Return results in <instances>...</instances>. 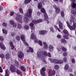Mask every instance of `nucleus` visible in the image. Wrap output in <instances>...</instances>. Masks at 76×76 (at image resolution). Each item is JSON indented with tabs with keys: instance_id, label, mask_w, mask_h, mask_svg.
Segmentation results:
<instances>
[{
	"instance_id": "obj_1",
	"label": "nucleus",
	"mask_w": 76,
	"mask_h": 76,
	"mask_svg": "<svg viewBox=\"0 0 76 76\" xmlns=\"http://www.w3.org/2000/svg\"><path fill=\"white\" fill-rule=\"evenodd\" d=\"M48 56V57H51V53L50 52H48V54L47 52L46 51H44V52H38L37 53V56L39 58H40L43 61L46 63L47 61H45V56Z\"/></svg>"
},
{
	"instance_id": "obj_2",
	"label": "nucleus",
	"mask_w": 76,
	"mask_h": 76,
	"mask_svg": "<svg viewBox=\"0 0 76 76\" xmlns=\"http://www.w3.org/2000/svg\"><path fill=\"white\" fill-rule=\"evenodd\" d=\"M44 20H42L41 19H39L37 20H33L32 22L29 25V26H30V28L31 30H35V27H34V23L35 24H37L38 23H40V22H43Z\"/></svg>"
},
{
	"instance_id": "obj_3",
	"label": "nucleus",
	"mask_w": 76,
	"mask_h": 76,
	"mask_svg": "<svg viewBox=\"0 0 76 76\" xmlns=\"http://www.w3.org/2000/svg\"><path fill=\"white\" fill-rule=\"evenodd\" d=\"M48 60L50 61L51 63H55L56 64H63V61L61 60H58L55 59L53 60L51 58H49Z\"/></svg>"
},
{
	"instance_id": "obj_4",
	"label": "nucleus",
	"mask_w": 76,
	"mask_h": 76,
	"mask_svg": "<svg viewBox=\"0 0 76 76\" xmlns=\"http://www.w3.org/2000/svg\"><path fill=\"white\" fill-rule=\"evenodd\" d=\"M22 15H20L19 14H16V16L15 17V19L19 22V23H22L23 22V21L22 20Z\"/></svg>"
},
{
	"instance_id": "obj_5",
	"label": "nucleus",
	"mask_w": 76,
	"mask_h": 76,
	"mask_svg": "<svg viewBox=\"0 0 76 76\" xmlns=\"http://www.w3.org/2000/svg\"><path fill=\"white\" fill-rule=\"evenodd\" d=\"M61 48L62 51H63L64 52L67 51V49L66 48L63 47V46L61 45H59L57 46V49L58 52H59L61 51Z\"/></svg>"
},
{
	"instance_id": "obj_6",
	"label": "nucleus",
	"mask_w": 76,
	"mask_h": 76,
	"mask_svg": "<svg viewBox=\"0 0 76 76\" xmlns=\"http://www.w3.org/2000/svg\"><path fill=\"white\" fill-rule=\"evenodd\" d=\"M69 21L70 22H73V25L76 28V20L73 16L71 15L70 17Z\"/></svg>"
},
{
	"instance_id": "obj_7",
	"label": "nucleus",
	"mask_w": 76,
	"mask_h": 76,
	"mask_svg": "<svg viewBox=\"0 0 76 76\" xmlns=\"http://www.w3.org/2000/svg\"><path fill=\"white\" fill-rule=\"evenodd\" d=\"M41 12L44 13V19L45 20H48V16L46 13V12L45 9L44 8H42L41 9Z\"/></svg>"
},
{
	"instance_id": "obj_8",
	"label": "nucleus",
	"mask_w": 76,
	"mask_h": 76,
	"mask_svg": "<svg viewBox=\"0 0 76 76\" xmlns=\"http://www.w3.org/2000/svg\"><path fill=\"white\" fill-rule=\"evenodd\" d=\"M31 38L32 39H34V42L36 43H37L38 40L37 39L35 35L34 34V32H32L31 34Z\"/></svg>"
},
{
	"instance_id": "obj_9",
	"label": "nucleus",
	"mask_w": 76,
	"mask_h": 76,
	"mask_svg": "<svg viewBox=\"0 0 76 76\" xmlns=\"http://www.w3.org/2000/svg\"><path fill=\"white\" fill-rule=\"evenodd\" d=\"M66 23L67 24V26L70 29V30H75L76 28L73 25L72 26L70 25V23H69V22L68 21H66Z\"/></svg>"
},
{
	"instance_id": "obj_10",
	"label": "nucleus",
	"mask_w": 76,
	"mask_h": 76,
	"mask_svg": "<svg viewBox=\"0 0 76 76\" xmlns=\"http://www.w3.org/2000/svg\"><path fill=\"white\" fill-rule=\"evenodd\" d=\"M26 16L29 18H31L32 17V10L30 9L28 10L27 14L26 15Z\"/></svg>"
},
{
	"instance_id": "obj_11",
	"label": "nucleus",
	"mask_w": 76,
	"mask_h": 76,
	"mask_svg": "<svg viewBox=\"0 0 76 76\" xmlns=\"http://www.w3.org/2000/svg\"><path fill=\"white\" fill-rule=\"evenodd\" d=\"M56 71L54 70H52V69H50L49 71V76H54L56 75Z\"/></svg>"
},
{
	"instance_id": "obj_12",
	"label": "nucleus",
	"mask_w": 76,
	"mask_h": 76,
	"mask_svg": "<svg viewBox=\"0 0 76 76\" xmlns=\"http://www.w3.org/2000/svg\"><path fill=\"white\" fill-rule=\"evenodd\" d=\"M53 7L56 10V14L59 13L61 10L60 9L58 8V7L56 6L55 5H54Z\"/></svg>"
},
{
	"instance_id": "obj_13",
	"label": "nucleus",
	"mask_w": 76,
	"mask_h": 76,
	"mask_svg": "<svg viewBox=\"0 0 76 76\" xmlns=\"http://www.w3.org/2000/svg\"><path fill=\"white\" fill-rule=\"evenodd\" d=\"M45 68L43 67L40 70V74L42 76H45Z\"/></svg>"
},
{
	"instance_id": "obj_14",
	"label": "nucleus",
	"mask_w": 76,
	"mask_h": 76,
	"mask_svg": "<svg viewBox=\"0 0 76 76\" xmlns=\"http://www.w3.org/2000/svg\"><path fill=\"white\" fill-rule=\"evenodd\" d=\"M18 57L20 58H22L23 57H24V54L22 51H20L18 52Z\"/></svg>"
},
{
	"instance_id": "obj_15",
	"label": "nucleus",
	"mask_w": 76,
	"mask_h": 76,
	"mask_svg": "<svg viewBox=\"0 0 76 76\" xmlns=\"http://www.w3.org/2000/svg\"><path fill=\"white\" fill-rule=\"evenodd\" d=\"M10 70L12 72H15L16 71V68H15V66L13 65H11Z\"/></svg>"
},
{
	"instance_id": "obj_16",
	"label": "nucleus",
	"mask_w": 76,
	"mask_h": 76,
	"mask_svg": "<svg viewBox=\"0 0 76 76\" xmlns=\"http://www.w3.org/2000/svg\"><path fill=\"white\" fill-rule=\"evenodd\" d=\"M71 13L76 18V11L74 10H71Z\"/></svg>"
},
{
	"instance_id": "obj_17",
	"label": "nucleus",
	"mask_w": 76,
	"mask_h": 76,
	"mask_svg": "<svg viewBox=\"0 0 76 76\" xmlns=\"http://www.w3.org/2000/svg\"><path fill=\"white\" fill-rule=\"evenodd\" d=\"M47 32V31L45 30H41L39 31L40 35H45Z\"/></svg>"
},
{
	"instance_id": "obj_18",
	"label": "nucleus",
	"mask_w": 76,
	"mask_h": 76,
	"mask_svg": "<svg viewBox=\"0 0 76 76\" xmlns=\"http://www.w3.org/2000/svg\"><path fill=\"white\" fill-rule=\"evenodd\" d=\"M58 25L59 28L61 29H63V23L61 21H58Z\"/></svg>"
},
{
	"instance_id": "obj_19",
	"label": "nucleus",
	"mask_w": 76,
	"mask_h": 76,
	"mask_svg": "<svg viewBox=\"0 0 76 76\" xmlns=\"http://www.w3.org/2000/svg\"><path fill=\"white\" fill-rule=\"evenodd\" d=\"M0 47H1V49L3 50H6V47H5L4 45L2 43H0Z\"/></svg>"
},
{
	"instance_id": "obj_20",
	"label": "nucleus",
	"mask_w": 76,
	"mask_h": 76,
	"mask_svg": "<svg viewBox=\"0 0 76 76\" xmlns=\"http://www.w3.org/2000/svg\"><path fill=\"white\" fill-rule=\"evenodd\" d=\"M43 47L45 49L47 50L48 49V45L47 42H43Z\"/></svg>"
},
{
	"instance_id": "obj_21",
	"label": "nucleus",
	"mask_w": 76,
	"mask_h": 76,
	"mask_svg": "<svg viewBox=\"0 0 76 76\" xmlns=\"http://www.w3.org/2000/svg\"><path fill=\"white\" fill-rule=\"evenodd\" d=\"M48 48L49 50L51 52V51H52L54 49V47L53 46V45H49Z\"/></svg>"
},
{
	"instance_id": "obj_22",
	"label": "nucleus",
	"mask_w": 76,
	"mask_h": 76,
	"mask_svg": "<svg viewBox=\"0 0 76 76\" xmlns=\"http://www.w3.org/2000/svg\"><path fill=\"white\" fill-rule=\"evenodd\" d=\"M20 38H21V39L22 41L23 42H25L26 41L25 37V35L23 34H22L20 36Z\"/></svg>"
},
{
	"instance_id": "obj_23",
	"label": "nucleus",
	"mask_w": 76,
	"mask_h": 76,
	"mask_svg": "<svg viewBox=\"0 0 76 76\" xmlns=\"http://www.w3.org/2000/svg\"><path fill=\"white\" fill-rule=\"evenodd\" d=\"M23 21L24 22H25V23H28L29 22V19L27 17H24L23 19Z\"/></svg>"
},
{
	"instance_id": "obj_24",
	"label": "nucleus",
	"mask_w": 76,
	"mask_h": 76,
	"mask_svg": "<svg viewBox=\"0 0 76 76\" xmlns=\"http://www.w3.org/2000/svg\"><path fill=\"white\" fill-rule=\"evenodd\" d=\"M5 76H9V74L10 73L9 72V71L8 70V69H7L5 71Z\"/></svg>"
},
{
	"instance_id": "obj_25",
	"label": "nucleus",
	"mask_w": 76,
	"mask_h": 76,
	"mask_svg": "<svg viewBox=\"0 0 76 76\" xmlns=\"http://www.w3.org/2000/svg\"><path fill=\"white\" fill-rule=\"evenodd\" d=\"M60 42H61V43H64L65 44H66V43H67V42L66 41V40L65 39L63 38L61 40Z\"/></svg>"
},
{
	"instance_id": "obj_26",
	"label": "nucleus",
	"mask_w": 76,
	"mask_h": 76,
	"mask_svg": "<svg viewBox=\"0 0 76 76\" xmlns=\"http://www.w3.org/2000/svg\"><path fill=\"white\" fill-rule=\"evenodd\" d=\"M30 52L31 53H33V52H34V49H33L29 47V50H27V52H30Z\"/></svg>"
},
{
	"instance_id": "obj_27",
	"label": "nucleus",
	"mask_w": 76,
	"mask_h": 76,
	"mask_svg": "<svg viewBox=\"0 0 76 76\" xmlns=\"http://www.w3.org/2000/svg\"><path fill=\"white\" fill-rule=\"evenodd\" d=\"M5 57L6 59H9V58H10V55L9 53H7Z\"/></svg>"
},
{
	"instance_id": "obj_28",
	"label": "nucleus",
	"mask_w": 76,
	"mask_h": 76,
	"mask_svg": "<svg viewBox=\"0 0 76 76\" xmlns=\"http://www.w3.org/2000/svg\"><path fill=\"white\" fill-rule=\"evenodd\" d=\"M32 0H25L24 1V3L25 4H28V3H29Z\"/></svg>"
},
{
	"instance_id": "obj_29",
	"label": "nucleus",
	"mask_w": 76,
	"mask_h": 76,
	"mask_svg": "<svg viewBox=\"0 0 76 76\" xmlns=\"http://www.w3.org/2000/svg\"><path fill=\"white\" fill-rule=\"evenodd\" d=\"M42 4H41V2H40L38 4V9H41L42 8Z\"/></svg>"
},
{
	"instance_id": "obj_30",
	"label": "nucleus",
	"mask_w": 76,
	"mask_h": 76,
	"mask_svg": "<svg viewBox=\"0 0 76 76\" xmlns=\"http://www.w3.org/2000/svg\"><path fill=\"white\" fill-rule=\"evenodd\" d=\"M16 73H17V74H19L20 75H21V76H22V72H20V71H19V70L17 69L16 71Z\"/></svg>"
},
{
	"instance_id": "obj_31",
	"label": "nucleus",
	"mask_w": 76,
	"mask_h": 76,
	"mask_svg": "<svg viewBox=\"0 0 76 76\" xmlns=\"http://www.w3.org/2000/svg\"><path fill=\"white\" fill-rule=\"evenodd\" d=\"M17 28L19 29H20L22 28V26L20 24L18 23L17 25Z\"/></svg>"
},
{
	"instance_id": "obj_32",
	"label": "nucleus",
	"mask_w": 76,
	"mask_h": 76,
	"mask_svg": "<svg viewBox=\"0 0 76 76\" xmlns=\"http://www.w3.org/2000/svg\"><path fill=\"white\" fill-rule=\"evenodd\" d=\"M64 69L66 70H67L69 69V65L67 64L65 65L64 66Z\"/></svg>"
},
{
	"instance_id": "obj_33",
	"label": "nucleus",
	"mask_w": 76,
	"mask_h": 76,
	"mask_svg": "<svg viewBox=\"0 0 76 76\" xmlns=\"http://www.w3.org/2000/svg\"><path fill=\"white\" fill-rule=\"evenodd\" d=\"M20 68L21 70H22L23 71H24V72H25L26 71V69H25V68L23 66H21L20 67Z\"/></svg>"
},
{
	"instance_id": "obj_34",
	"label": "nucleus",
	"mask_w": 76,
	"mask_h": 76,
	"mask_svg": "<svg viewBox=\"0 0 76 76\" xmlns=\"http://www.w3.org/2000/svg\"><path fill=\"white\" fill-rule=\"evenodd\" d=\"M54 68L56 70H57V69H59V66L57 65H56L54 66Z\"/></svg>"
},
{
	"instance_id": "obj_35",
	"label": "nucleus",
	"mask_w": 76,
	"mask_h": 76,
	"mask_svg": "<svg viewBox=\"0 0 76 76\" xmlns=\"http://www.w3.org/2000/svg\"><path fill=\"white\" fill-rule=\"evenodd\" d=\"M19 11L20 13H21V14H23V9L22 8H20L19 9Z\"/></svg>"
},
{
	"instance_id": "obj_36",
	"label": "nucleus",
	"mask_w": 76,
	"mask_h": 76,
	"mask_svg": "<svg viewBox=\"0 0 76 76\" xmlns=\"http://www.w3.org/2000/svg\"><path fill=\"white\" fill-rule=\"evenodd\" d=\"M54 27L56 29H57V30L58 32H61L60 30L59 29V28H58V27H57V26L56 25H54Z\"/></svg>"
},
{
	"instance_id": "obj_37",
	"label": "nucleus",
	"mask_w": 76,
	"mask_h": 76,
	"mask_svg": "<svg viewBox=\"0 0 76 76\" xmlns=\"http://www.w3.org/2000/svg\"><path fill=\"white\" fill-rule=\"evenodd\" d=\"M15 39L17 41H19L20 40V37L19 36H16L15 38Z\"/></svg>"
},
{
	"instance_id": "obj_38",
	"label": "nucleus",
	"mask_w": 76,
	"mask_h": 76,
	"mask_svg": "<svg viewBox=\"0 0 76 76\" xmlns=\"http://www.w3.org/2000/svg\"><path fill=\"white\" fill-rule=\"evenodd\" d=\"M63 33H64L65 34H67L68 33V31L66 29L64 30L63 31Z\"/></svg>"
},
{
	"instance_id": "obj_39",
	"label": "nucleus",
	"mask_w": 76,
	"mask_h": 76,
	"mask_svg": "<svg viewBox=\"0 0 76 76\" xmlns=\"http://www.w3.org/2000/svg\"><path fill=\"white\" fill-rule=\"evenodd\" d=\"M24 28L26 30H28V29H29V26L26 25H25L24 26Z\"/></svg>"
},
{
	"instance_id": "obj_40",
	"label": "nucleus",
	"mask_w": 76,
	"mask_h": 76,
	"mask_svg": "<svg viewBox=\"0 0 76 76\" xmlns=\"http://www.w3.org/2000/svg\"><path fill=\"white\" fill-rule=\"evenodd\" d=\"M76 7V4L75 3H73L72 5V7L73 8H75Z\"/></svg>"
},
{
	"instance_id": "obj_41",
	"label": "nucleus",
	"mask_w": 76,
	"mask_h": 76,
	"mask_svg": "<svg viewBox=\"0 0 76 76\" xmlns=\"http://www.w3.org/2000/svg\"><path fill=\"white\" fill-rule=\"evenodd\" d=\"M15 65L16 66H19V63H18V62L16 61H15Z\"/></svg>"
},
{
	"instance_id": "obj_42",
	"label": "nucleus",
	"mask_w": 76,
	"mask_h": 76,
	"mask_svg": "<svg viewBox=\"0 0 76 76\" xmlns=\"http://www.w3.org/2000/svg\"><path fill=\"white\" fill-rule=\"evenodd\" d=\"M0 57L1 58H4V57H5V55L4 54H2L0 55Z\"/></svg>"
},
{
	"instance_id": "obj_43",
	"label": "nucleus",
	"mask_w": 76,
	"mask_h": 76,
	"mask_svg": "<svg viewBox=\"0 0 76 76\" xmlns=\"http://www.w3.org/2000/svg\"><path fill=\"white\" fill-rule=\"evenodd\" d=\"M61 15L62 16V17H64V11H61Z\"/></svg>"
},
{
	"instance_id": "obj_44",
	"label": "nucleus",
	"mask_w": 76,
	"mask_h": 76,
	"mask_svg": "<svg viewBox=\"0 0 76 76\" xmlns=\"http://www.w3.org/2000/svg\"><path fill=\"white\" fill-rule=\"evenodd\" d=\"M2 32L4 34H7V31H6V30L4 29H3L2 30Z\"/></svg>"
},
{
	"instance_id": "obj_45",
	"label": "nucleus",
	"mask_w": 76,
	"mask_h": 76,
	"mask_svg": "<svg viewBox=\"0 0 76 76\" xmlns=\"http://www.w3.org/2000/svg\"><path fill=\"white\" fill-rule=\"evenodd\" d=\"M63 60L65 62V63H66V62H67V57H65L63 59Z\"/></svg>"
},
{
	"instance_id": "obj_46",
	"label": "nucleus",
	"mask_w": 76,
	"mask_h": 76,
	"mask_svg": "<svg viewBox=\"0 0 76 76\" xmlns=\"http://www.w3.org/2000/svg\"><path fill=\"white\" fill-rule=\"evenodd\" d=\"M38 43L39 45H40V46H42V42L40 40H39L38 41Z\"/></svg>"
},
{
	"instance_id": "obj_47",
	"label": "nucleus",
	"mask_w": 76,
	"mask_h": 76,
	"mask_svg": "<svg viewBox=\"0 0 76 76\" xmlns=\"http://www.w3.org/2000/svg\"><path fill=\"white\" fill-rule=\"evenodd\" d=\"M9 23L10 24H11V25H13V24L15 23H14V21L12 20H10Z\"/></svg>"
},
{
	"instance_id": "obj_48",
	"label": "nucleus",
	"mask_w": 76,
	"mask_h": 76,
	"mask_svg": "<svg viewBox=\"0 0 76 76\" xmlns=\"http://www.w3.org/2000/svg\"><path fill=\"white\" fill-rule=\"evenodd\" d=\"M63 38H65V39H69V37H68L67 36H66L65 35H63Z\"/></svg>"
},
{
	"instance_id": "obj_49",
	"label": "nucleus",
	"mask_w": 76,
	"mask_h": 76,
	"mask_svg": "<svg viewBox=\"0 0 76 76\" xmlns=\"http://www.w3.org/2000/svg\"><path fill=\"white\" fill-rule=\"evenodd\" d=\"M63 38H65V39H69V37H68L67 36H66L65 35H63Z\"/></svg>"
},
{
	"instance_id": "obj_50",
	"label": "nucleus",
	"mask_w": 76,
	"mask_h": 76,
	"mask_svg": "<svg viewBox=\"0 0 76 76\" xmlns=\"http://www.w3.org/2000/svg\"><path fill=\"white\" fill-rule=\"evenodd\" d=\"M50 31L51 32H54V30L53 28L51 27L50 28Z\"/></svg>"
},
{
	"instance_id": "obj_51",
	"label": "nucleus",
	"mask_w": 76,
	"mask_h": 76,
	"mask_svg": "<svg viewBox=\"0 0 76 76\" xmlns=\"http://www.w3.org/2000/svg\"><path fill=\"white\" fill-rule=\"evenodd\" d=\"M41 1L42 3L43 4V5L44 4V3L47 2V1L45 0H41Z\"/></svg>"
},
{
	"instance_id": "obj_52",
	"label": "nucleus",
	"mask_w": 76,
	"mask_h": 76,
	"mask_svg": "<svg viewBox=\"0 0 76 76\" xmlns=\"http://www.w3.org/2000/svg\"><path fill=\"white\" fill-rule=\"evenodd\" d=\"M63 55L64 56L66 57V56H67V53L66 52H64L63 53Z\"/></svg>"
},
{
	"instance_id": "obj_53",
	"label": "nucleus",
	"mask_w": 76,
	"mask_h": 76,
	"mask_svg": "<svg viewBox=\"0 0 76 76\" xmlns=\"http://www.w3.org/2000/svg\"><path fill=\"white\" fill-rule=\"evenodd\" d=\"M0 41H4V39L1 36H0Z\"/></svg>"
},
{
	"instance_id": "obj_54",
	"label": "nucleus",
	"mask_w": 76,
	"mask_h": 76,
	"mask_svg": "<svg viewBox=\"0 0 76 76\" xmlns=\"http://www.w3.org/2000/svg\"><path fill=\"white\" fill-rule=\"evenodd\" d=\"M16 35V34L15 33H11V35L12 37H14V36H15V35Z\"/></svg>"
},
{
	"instance_id": "obj_55",
	"label": "nucleus",
	"mask_w": 76,
	"mask_h": 76,
	"mask_svg": "<svg viewBox=\"0 0 76 76\" xmlns=\"http://www.w3.org/2000/svg\"><path fill=\"white\" fill-rule=\"evenodd\" d=\"M57 37L58 38L60 39L61 37V35L60 34H58L57 36Z\"/></svg>"
},
{
	"instance_id": "obj_56",
	"label": "nucleus",
	"mask_w": 76,
	"mask_h": 76,
	"mask_svg": "<svg viewBox=\"0 0 76 76\" xmlns=\"http://www.w3.org/2000/svg\"><path fill=\"white\" fill-rule=\"evenodd\" d=\"M68 72H72V68L69 67L68 70Z\"/></svg>"
},
{
	"instance_id": "obj_57",
	"label": "nucleus",
	"mask_w": 76,
	"mask_h": 76,
	"mask_svg": "<svg viewBox=\"0 0 76 76\" xmlns=\"http://www.w3.org/2000/svg\"><path fill=\"white\" fill-rule=\"evenodd\" d=\"M12 25H13V26L14 28H16L17 26L16 23H14Z\"/></svg>"
},
{
	"instance_id": "obj_58",
	"label": "nucleus",
	"mask_w": 76,
	"mask_h": 76,
	"mask_svg": "<svg viewBox=\"0 0 76 76\" xmlns=\"http://www.w3.org/2000/svg\"><path fill=\"white\" fill-rule=\"evenodd\" d=\"M24 44L25 45H27V46H28V43L27 42H25V41L24 42H23Z\"/></svg>"
},
{
	"instance_id": "obj_59",
	"label": "nucleus",
	"mask_w": 76,
	"mask_h": 76,
	"mask_svg": "<svg viewBox=\"0 0 76 76\" xmlns=\"http://www.w3.org/2000/svg\"><path fill=\"white\" fill-rule=\"evenodd\" d=\"M9 44L10 45V46H12V45H13V42H9Z\"/></svg>"
},
{
	"instance_id": "obj_60",
	"label": "nucleus",
	"mask_w": 76,
	"mask_h": 76,
	"mask_svg": "<svg viewBox=\"0 0 76 76\" xmlns=\"http://www.w3.org/2000/svg\"><path fill=\"white\" fill-rule=\"evenodd\" d=\"M2 25L4 26H7V24L5 23H3Z\"/></svg>"
},
{
	"instance_id": "obj_61",
	"label": "nucleus",
	"mask_w": 76,
	"mask_h": 76,
	"mask_svg": "<svg viewBox=\"0 0 76 76\" xmlns=\"http://www.w3.org/2000/svg\"><path fill=\"white\" fill-rule=\"evenodd\" d=\"M72 61L73 63H75V60L74 59H72Z\"/></svg>"
},
{
	"instance_id": "obj_62",
	"label": "nucleus",
	"mask_w": 76,
	"mask_h": 76,
	"mask_svg": "<svg viewBox=\"0 0 76 76\" xmlns=\"http://www.w3.org/2000/svg\"><path fill=\"white\" fill-rule=\"evenodd\" d=\"M37 13L38 16H39V15H40V14H41V12H39V11H38L37 12Z\"/></svg>"
},
{
	"instance_id": "obj_63",
	"label": "nucleus",
	"mask_w": 76,
	"mask_h": 76,
	"mask_svg": "<svg viewBox=\"0 0 76 76\" xmlns=\"http://www.w3.org/2000/svg\"><path fill=\"white\" fill-rule=\"evenodd\" d=\"M0 72H1V73H2V72H3V69L1 68V67L0 66Z\"/></svg>"
},
{
	"instance_id": "obj_64",
	"label": "nucleus",
	"mask_w": 76,
	"mask_h": 76,
	"mask_svg": "<svg viewBox=\"0 0 76 76\" xmlns=\"http://www.w3.org/2000/svg\"><path fill=\"white\" fill-rule=\"evenodd\" d=\"M14 15V12H11L10 13V16H13Z\"/></svg>"
}]
</instances>
